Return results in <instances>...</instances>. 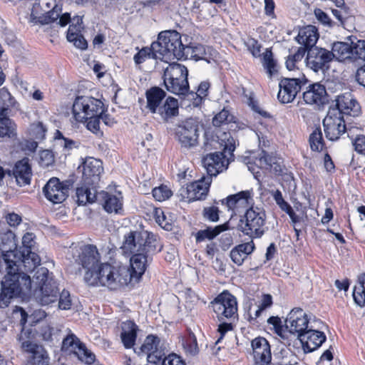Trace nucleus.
I'll return each instance as SVG.
<instances>
[{
    "label": "nucleus",
    "instance_id": "58836bf2",
    "mask_svg": "<svg viewBox=\"0 0 365 365\" xmlns=\"http://www.w3.org/2000/svg\"><path fill=\"white\" fill-rule=\"evenodd\" d=\"M96 186L86 185L82 181V184L76 188V197L78 205H85L87 203H93L96 199Z\"/></svg>",
    "mask_w": 365,
    "mask_h": 365
},
{
    "label": "nucleus",
    "instance_id": "20e7f679",
    "mask_svg": "<svg viewBox=\"0 0 365 365\" xmlns=\"http://www.w3.org/2000/svg\"><path fill=\"white\" fill-rule=\"evenodd\" d=\"M185 46L182 43L180 34L175 30L161 31L158 41L153 43V49L158 53L155 56L165 62L173 59L185 60Z\"/></svg>",
    "mask_w": 365,
    "mask_h": 365
},
{
    "label": "nucleus",
    "instance_id": "7c9ffc66",
    "mask_svg": "<svg viewBox=\"0 0 365 365\" xmlns=\"http://www.w3.org/2000/svg\"><path fill=\"white\" fill-rule=\"evenodd\" d=\"M138 331V325L131 320L122 323L120 339L125 349H131L134 346Z\"/></svg>",
    "mask_w": 365,
    "mask_h": 365
},
{
    "label": "nucleus",
    "instance_id": "052dcab7",
    "mask_svg": "<svg viewBox=\"0 0 365 365\" xmlns=\"http://www.w3.org/2000/svg\"><path fill=\"white\" fill-rule=\"evenodd\" d=\"M272 196L275 201L276 204L283 212L287 211L292 206L283 197L282 193L279 190H272L271 192Z\"/></svg>",
    "mask_w": 365,
    "mask_h": 365
},
{
    "label": "nucleus",
    "instance_id": "774afa93",
    "mask_svg": "<svg viewBox=\"0 0 365 365\" xmlns=\"http://www.w3.org/2000/svg\"><path fill=\"white\" fill-rule=\"evenodd\" d=\"M61 12V9L56 5L52 10L46 13L45 16L44 23L49 24L54 22L58 19Z\"/></svg>",
    "mask_w": 365,
    "mask_h": 365
},
{
    "label": "nucleus",
    "instance_id": "a211bd4d",
    "mask_svg": "<svg viewBox=\"0 0 365 365\" xmlns=\"http://www.w3.org/2000/svg\"><path fill=\"white\" fill-rule=\"evenodd\" d=\"M313 324L310 322L307 313L301 308H294L288 314L285 326L291 334H297V339L299 335L304 334Z\"/></svg>",
    "mask_w": 365,
    "mask_h": 365
},
{
    "label": "nucleus",
    "instance_id": "1a4fd4ad",
    "mask_svg": "<svg viewBox=\"0 0 365 365\" xmlns=\"http://www.w3.org/2000/svg\"><path fill=\"white\" fill-rule=\"evenodd\" d=\"M73 118L77 122L83 123L88 117L102 114L103 103L101 101L91 96H78L72 108Z\"/></svg>",
    "mask_w": 365,
    "mask_h": 365
},
{
    "label": "nucleus",
    "instance_id": "680f3d73",
    "mask_svg": "<svg viewBox=\"0 0 365 365\" xmlns=\"http://www.w3.org/2000/svg\"><path fill=\"white\" fill-rule=\"evenodd\" d=\"M54 162L53 153L48 150H43L39 153V163L42 167H48Z\"/></svg>",
    "mask_w": 365,
    "mask_h": 365
},
{
    "label": "nucleus",
    "instance_id": "b1692460",
    "mask_svg": "<svg viewBox=\"0 0 365 365\" xmlns=\"http://www.w3.org/2000/svg\"><path fill=\"white\" fill-rule=\"evenodd\" d=\"M24 333L19 336V340L21 343L22 349L30 354L29 361L34 365H48L49 358L44 348L30 341H24Z\"/></svg>",
    "mask_w": 365,
    "mask_h": 365
},
{
    "label": "nucleus",
    "instance_id": "603ef678",
    "mask_svg": "<svg viewBox=\"0 0 365 365\" xmlns=\"http://www.w3.org/2000/svg\"><path fill=\"white\" fill-rule=\"evenodd\" d=\"M220 210L216 206L205 207L202 210V216L207 221L216 222L219 220Z\"/></svg>",
    "mask_w": 365,
    "mask_h": 365
},
{
    "label": "nucleus",
    "instance_id": "2f4dec72",
    "mask_svg": "<svg viewBox=\"0 0 365 365\" xmlns=\"http://www.w3.org/2000/svg\"><path fill=\"white\" fill-rule=\"evenodd\" d=\"M186 54L185 59L189 58H195L196 61L204 60L210 63V58L215 54L216 51L210 46H205L202 44H197L195 46H186L185 49Z\"/></svg>",
    "mask_w": 365,
    "mask_h": 365
},
{
    "label": "nucleus",
    "instance_id": "9b49d317",
    "mask_svg": "<svg viewBox=\"0 0 365 365\" xmlns=\"http://www.w3.org/2000/svg\"><path fill=\"white\" fill-rule=\"evenodd\" d=\"M254 192L253 190H246L240 191L235 194L230 195L227 197L221 200V204L225 205L227 210L231 212V217L240 215L244 212L254 205Z\"/></svg>",
    "mask_w": 365,
    "mask_h": 365
},
{
    "label": "nucleus",
    "instance_id": "aec40b11",
    "mask_svg": "<svg viewBox=\"0 0 365 365\" xmlns=\"http://www.w3.org/2000/svg\"><path fill=\"white\" fill-rule=\"evenodd\" d=\"M71 182L69 180L61 182L57 178H51L43 187L45 197L53 203L63 202L68 196Z\"/></svg>",
    "mask_w": 365,
    "mask_h": 365
},
{
    "label": "nucleus",
    "instance_id": "0e129e2a",
    "mask_svg": "<svg viewBox=\"0 0 365 365\" xmlns=\"http://www.w3.org/2000/svg\"><path fill=\"white\" fill-rule=\"evenodd\" d=\"M358 59L365 61V41H358L354 46V61Z\"/></svg>",
    "mask_w": 365,
    "mask_h": 365
},
{
    "label": "nucleus",
    "instance_id": "864d4df0",
    "mask_svg": "<svg viewBox=\"0 0 365 365\" xmlns=\"http://www.w3.org/2000/svg\"><path fill=\"white\" fill-rule=\"evenodd\" d=\"M210 87V83L208 81H202L198 86L196 96L197 98L195 100L194 106H198L202 99L208 95V90Z\"/></svg>",
    "mask_w": 365,
    "mask_h": 365
},
{
    "label": "nucleus",
    "instance_id": "4d7b16f0",
    "mask_svg": "<svg viewBox=\"0 0 365 365\" xmlns=\"http://www.w3.org/2000/svg\"><path fill=\"white\" fill-rule=\"evenodd\" d=\"M232 116L230 114L227 110L223 109L219 112L212 119V124L214 126L220 127L224 123L230 122Z\"/></svg>",
    "mask_w": 365,
    "mask_h": 365
},
{
    "label": "nucleus",
    "instance_id": "f257e3e1",
    "mask_svg": "<svg viewBox=\"0 0 365 365\" xmlns=\"http://www.w3.org/2000/svg\"><path fill=\"white\" fill-rule=\"evenodd\" d=\"M36 236L32 232H26L22 237V246L17 250L15 235L10 233L3 237L0 245L1 257L6 265V269L19 272L21 265L26 272H32L40 264L39 256L33 251L36 245Z\"/></svg>",
    "mask_w": 365,
    "mask_h": 365
},
{
    "label": "nucleus",
    "instance_id": "f3484780",
    "mask_svg": "<svg viewBox=\"0 0 365 365\" xmlns=\"http://www.w3.org/2000/svg\"><path fill=\"white\" fill-rule=\"evenodd\" d=\"M199 124L197 120L188 118L176 128V136L182 147L192 148L197 145L199 137Z\"/></svg>",
    "mask_w": 365,
    "mask_h": 365
},
{
    "label": "nucleus",
    "instance_id": "a878e982",
    "mask_svg": "<svg viewBox=\"0 0 365 365\" xmlns=\"http://www.w3.org/2000/svg\"><path fill=\"white\" fill-rule=\"evenodd\" d=\"M329 109L338 110L343 116H357L361 111L359 104L350 93L338 96L335 100V107H330Z\"/></svg>",
    "mask_w": 365,
    "mask_h": 365
},
{
    "label": "nucleus",
    "instance_id": "e433bc0d",
    "mask_svg": "<svg viewBox=\"0 0 365 365\" xmlns=\"http://www.w3.org/2000/svg\"><path fill=\"white\" fill-rule=\"evenodd\" d=\"M255 250V244L253 241L242 243L235 247L230 252V256L232 261L240 266L242 264L245 259Z\"/></svg>",
    "mask_w": 365,
    "mask_h": 365
},
{
    "label": "nucleus",
    "instance_id": "393cba45",
    "mask_svg": "<svg viewBox=\"0 0 365 365\" xmlns=\"http://www.w3.org/2000/svg\"><path fill=\"white\" fill-rule=\"evenodd\" d=\"M202 163L207 171V177H210V179H212V177H215L220 173L226 170L228 166L225 155L221 152L207 155L203 158Z\"/></svg>",
    "mask_w": 365,
    "mask_h": 365
},
{
    "label": "nucleus",
    "instance_id": "bb28decb",
    "mask_svg": "<svg viewBox=\"0 0 365 365\" xmlns=\"http://www.w3.org/2000/svg\"><path fill=\"white\" fill-rule=\"evenodd\" d=\"M211 182L210 177L204 176L187 185L186 187L187 200L190 202L204 200L207 195Z\"/></svg>",
    "mask_w": 365,
    "mask_h": 365
},
{
    "label": "nucleus",
    "instance_id": "9d476101",
    "mask_svg": "<svg viewBox=\"0 0 365 365\" xmlns=\"http://www.w3.org/2000/svg\"><path fill=\"white\" fill-rule=\"evenodd\" d=\"M147 250L128 253L132 255L130 259V270L129 274L130 280L133 278L139 279L145 273L149 263L153 260V257L161 251L162 246L148 245Z\"/></svg>",
    "mask_w": 365,
    "mask_h": 365
},
{
    "label": "nucleus",
    "instance_id": "6e6552de",
    "mask_svg": "<svg viewBox=\"0 0 365 365\" xmlns=\"http://www.w3.org/2000/svg\"><path fill=\"white\" fill-rule=\"evenodd\" d=\"M161 246L156 236L145 230L130 231L125 235L121 249L124 254L147 250L148 245Z\"/></svg>",
    "mask_w": 365,
    "mask_h": 365
},
{
    "label": "nucleus",
    "instance_id": "6ab92c4d",
    "mask_svg": "<svg viewBox=\"0 0 365 365\" xmlns=\"http://www.w3.org/2000/svg\"><path fill=\"white\" fill-rule=\"evenodd\" d=\"M332 60L333 55L330 53V51L324 48L315 46L307 51V66L314 72L327 70Z\"/></svg>",
    "mask_w": 365,
    "mask_h": 365
},
{
    "label": "nucleus",
    "instance_id": "4468645a",
    "mask_svg": "<svg viewBox=\"0 0 365 365\" xmlns=\"http://www.w3.org/2000/svg\"><path fill=\"white\" fill-rule=\"evenodd\" d=\"M308 80L303 75L299 78H284L279 83L277 98L282 103H291L297 93L307 84Z\"/></svg>",
    "mask_w": 365,
    "mask_h": 365
},
{
    "label": "nucleus",
    "instance_id": "338daca9",
    "mask_svg": "<svg viewBox=\"0 0 365 365\" xmlns=\"http://www.w3.org/2000/svg\"><path fill=\"white\" fill-rule=\"evenodd\" d=\"M162 365H185V363L180 356L170 354L163 359Z\"/></svg>",
    "mask_w": 365,
    "mask_h": 365
},
{
    "label": "nucleus",
    "instance_id": "09e8293b",
    "mask_svg": "<svg viewBox=\"0 0 365 365\" xmlns=\"http://www.w3.org/2000/svg\"><path fill=\"white\" fill-rule=\"evenodd\" d=\"M309 141L312 150L319 152L323 150L324 143L322 133L319 128H316L313 130L310 134Z\"/></svg>",
    "mask_w": 365,
    "mask_h": 365
},
{
    "label": "nucleus",
    "instance_id": "0eeeda50",
    "mask_svg": "<svg viewBox=\"0 0 365 365\" xmlns=\"http://www.w3.org/2000/svg\"><path fill=\"white\" fill-rule=\"evenodd\" d=\"M210 306L220 322L232 321L237 317V299L227 290L219 294Z\"/></svg>",
    "mask_w": 365,
    "mask_h": 365
},
{
    "label": "nucleus",
    "instance_id": "13d9d810",
    "mask_svg": "<svg viewBox=\"0 0 365 365\" xmlns=\"http://www.w3.org/2000/svg\"><path fill=\"white\" fill-rule=\"evenodd\" d=\"M58 307L62 310H68L71 307V295L68 291L63 289L60 293L58 291Z\"/></svg>",
    "mask_w": 365,
    "mask_h": 365
},
{
    "label": "nucleus",
    "instance_id": "c03bdc74",
    "mask_svg": "<svg viewBox=\"0 0 365 365\" xmlns=\"http://www.w3.org/2000/svg\"><path fill=\"white\" fill-rule=\"evenodd\" d=\"M166 89L175 95L185 96L188 93L189 83L187 79L185 81L178 78L177 81H164Z\"/></svg>",
    "mask_w": 365,
    "mask_h": 365
},
{
    "label": "nucleus",
    "instance_id": "f8f14e48",
    "mask_svg": "<svg viewBox=\"0 0 365 365\" xmlns=\"http://www.w3.org/2000/svg\"><path fill=\"white\" fill-rule=\"evenodd\" d=\"M165 348L161 344L160 339L153 334L148 335L142 345L134 349L135 352L140 356H146L150 364L159 363L165 355Z\"/></svg>",
    "mask_w": 365,
    "mask_h": 365
},
{
    "label": "nucleus",
    "instance_id": "3c124183",
    "mask_svg": "<svg viewBox=\"0 0 365 365\" xmlns=\"http://www.w3.org/2000/svg\"><path fill=\"white\" fill-rule=\"evenodd\" d=\"M152 193L153 197L159 202H163L169 199L173 195L170 189L168 186L163 185L155 187L153 190Z\"/></svg>",
    "mask_w": 365,
    "mask_h": 365
},
{
    "label": "nucleus",
    "instance_id": "c756f323",
    "mask_svg": "<svg viewBox=\"0 0 365 365\" xmlns=\"http://www.w3.org/2000/svg\"><path fill=\"white\" fill-rule=\"evenodd\" d=\"M253 356L256 363L268 364L271 361V352L267 341L262 337L252 341Z\"/></svg>",
    "mask_w": 365,
    "mask_h": 365
},
{
    "label": "nucleus",
    "instance_id": "473e14b6",
    "mask_svg": "<svg viewBox=\"0 0 365 365\" xmlns=\"http://www.w3.org/2000/svg\"><path fill=\"white\" fill-rule=\"evenodd\" d=\"M255 164H257L258 168L273 171L274 174H280L282 171L277 158L264 150H262L258 157L255 158Z\"/></svg>",
    "mask_w": 365,
    "mask_h": 365
},
{
    "label": "nucleus",
    "instance_id": "f03ea898",
    "mask_svg": "<svg viewBox=\"0 0 365 365\" xmlns=\"http://www.w3.org/2000/svg\"><path fill=\"white\" fill-rule=\"evenodd\" d=\"M130 282L129 269L125 266L102 262L95 272H89L86 283L93 287H106L116 290Z\"/></svg>",
    "mask_w": 365,
    "mask_h": 365
},
{
    "label": "nucleus",
    "instance_id": "4be33fe9",
    "mask_svg": "<svg viewBox=\"0 0 365 365\" xmlns=\"http://www.w3.org/2000/svg\"><path fill=\"white\" fill-rule=\"evenodd\" d=\"M103 171V163L100 160L87 158L82 164V181L86 185L97 186Z\"/></svg>",
    "mask_w": 365,
    "mask_h": 365
},
{
    "label": "nucleus",
    "instance_id": "49530a36",
    "mask_svg": "<svg viewBox=\"0 0 365 365\" xmlns=\"http://www.w3.org/2000/svg\"><path fill=\"white\" fill-rule=\"evenodd\" d=\"M7 113L0 116V137L11 138L15 135L16 125L6 116Z\"/></svg>",
    "mask_w": 365,
    "mask_h": 365
},
{
    "label": "nucleus",
    "instance_id": "5fc2aeb1",
    "mask_svg": "<svg viewBox=\"0 0 365 365\" xmlns=\"http://www.w3.org/2000/svg\"><path fill=\"white\" fill-rule=\"evenodd\" d=\"M353 298L356 304L359 307L365 305V287L363 284L360 283L354 287Z\"/></svg>",
    "mask_w": 365,
    "mask_h": 365
},
{
    "label": "nucleus",
    "instance_id": "7ed1b4c3",
    "mask_svg": "<svg viewBox=\"0 0 365 365\" xmlns=\"http://www.w3.org/2000/svg\"><path fill=\"white\" fill-rule=\"evenodd\" d=\"M47 268L41 267L37 268L35 274L31 279V289L24 295H32L36 302L41 305H48L56 302L58 298V284L52 277Z\"/></svg>",
    "mask_w": 365,
    "mask_h": 365
},
{
    "label": "nucleus",
    "instance_id": "dca6fc26",
    "mask_svg": "<svg viewBox=\"0 0 365 365\" xmlns=\"http://www.w3.org/2000/svg\"><path fill=\"white\" fill-rule=\"evenodd\" d=\"M62 350L74 354L81 361L88 365L96 360V355L73 333L63 339Z\"/></svg>",
    "mask_w": 365,
    "mask_h": 365
},
{
    "label": "nucleus",
    "instance_id": "5701e85b",
    "mask_svg": "<svg viewBox=\"0 0 365 365\" xmlns=\"http://www.w3.org/2000/svg\"><path fill=\"white\" fill-rule=\"evenodd\" d=\"M304 353H311L318 349L327 340L325 334L315 329L313 324L305 331L300 334L298 339Z\"/></svg>",
    "mask_w": 365,
    "mask_h": 365
},
{
    "label": "nucleus",
    "instance_id": "79ce46f5",
    "mask_svg": "<svg viewBox=\"0 0 365 365\" xmlns=\"http://www.w3.org/2000/svg\"><path fill=\"white\" fill-rule=\"evenodd\" d=\"M230 229V223L227 222L224 224L217 225L215 227H209L205 230H200L196 235V241L202 242L205 240H211L224 231Z\"/></svg>",
    "mask_w": 365,
    "mask_h": 365
},
{
    "label": "nucleus",
    "instance_id": "4c0bfd02",
    "mask_svg": "<svg viewBox=\"0 0 365 365\" xmlns=\"http://www.w3.org/2000/svg\"><path fill=\"white\" fill-rule=\"evenodd\" d=\"M187 76L188 71L185 66L178 63H172L164 71L163 81H174L178 78L185 81V79H187Z\"/></svg>",
    "mask_w": 365,
    "mask_h": 365
},
{
    "label": "nucleus",
    "instance_id": "cd10ccee",
    "mask_svg": "<svg viewBox=\"0 0 365 365\" xmlns=\"http://www.w3.org/2000/svg\"><path fill=\"white\" fill-rule=\"evenodd\" d=\"M103 206L108 213L123 215V196L120 191H115L114 193L103 192Z\"/></svg>",
    "mask_w": 365,
    "mask_h": 365
},
{
    "label": "nucleus",
    "instance_id": "e2e57ef3",
    "mask_svg": "<svg viewBox=\"0 0 365 365\" xmlns=\"http://www.w3.org/2000/svg\"><path fill=\"white\" fill-rule=\"evenodd\" d=\"M221 140L222 141V145L224 147V152L232 155L235 149V141L230 133H224V138Z\"/></svg>",
    "mask_w": 365,
    "mask_h": 365
},
{
    "label": "nucleus",
    "instance_id": "69168bd1",
    "mask_svg": "<svg viewBox=\"0 0 365 365\" xmlns=\"http://www.w3.org/2000/svg\"><path fill=\"white\" fill-rule=\"evenodd\" d=\"M267 322L269 325L273 327L274 332L279 336L284 337L283 332V326L282 324L281 319L278 317H270L267 319Z\"/></svg>",
    "mask_w": 365,
    "mask_h": 365
},
{
    "label": "nucleus",
    "instance_id": "a19ab883",
    "mask_svg": "<svg viewBox=\"0 0 365 365\" xmlns=\"http://www.w3.org/2000/svg\"><path fill=\"white\" fill-rule=\"evenodd\" d=\"M66 38L67 40L73 43L76 48L81 50L87 48L88 43L81 34L79 25H74V23H72L68 27Z\"/></svg>",
    "mask_w": 365,
    "mask_h": 365
},
{
    "label": "nucleus",
    "instance_id": "6e6d98bb",
    "mask_svg": "<svg viewBox=\"0 0 365 365\" xmlns=\"http://www.w3.org/2000/svg\"><path fill=\"white\" fill-rule=\"evenodd\" d=\"M245 46H247L248 51L252 53V55L255 58H258V57L262 56V54H261L262 45L255 38H249L245 42Z\"/></svg>",
    "mask_w": 365,
    "mask_h": 365
},
{
    "label": "nucleus",
    "instance_id": "37998d69",
    "mask_svg": "<svg viewBox=\"0 0 365 365\" xmlns=\"http://www.w3.org/2000/svg\"><path fill=\"white\" fill-rule=\"evenodd\" d=\"M262 63L269 78H272L277 72V61L270 48H266L262 53Z\"/></svg>",
    "mask_w": 365,
    "mask_h": 365
},
{
    "label": "nucleus",
    "instance_id": "c9c22d12",
    "mask_svg": "<svg viewBox=\"0 0 365 365\" xmlns=\"http://www.w3.org/2000/svg\"><path fill=\"white\" fill-rule=\"evenodd\" d=\"M330 53L333 55V59L344 61L350 59L354 61V46L346 42L336 41L332 44Z\"/></svg>",
    "mask_w": 365,
    "mask_h": 365
},
{
    "label": "nucleus",
    "instance_id": "2eb2a0df",
    "mask_svg": "<svg viewBox=\"0 0 365 365\" xmlns=\"http://www.w3.org/2000/svg\"><path fill=\"white\" fill-rule=\"evenodd\" d=\"M323 126L326 138L331 141L337 140L346 131L344 116L336 109H329Z\"/></svg>",
    "mask_w": 365,
    "mask_h": 365
},
{
    "label": "nucleus",
    "instance_id": "39448f33",
    "mask_svg": "<svg viewBox=\"0 0 365 365\" xmlns=\"http://www.w3.org/2000/svg\"><path fill=\"white\" fill-rule=\"evenodd\" d=\"M7 273L1 281L0 308L7 307L11 299L29 292L31 289V277L24 272L6 269Z\"/></svg>",
    "mask_w": 365,
    "mask_h": 365
},
{
    "label": "nucleus",
    "instance_id": "8fccbe9b",
    "mask_svg": "<svg viewBox=\"0 0 365 365\" xmlns=\"http://www.w3.org/2000/svg\"><path fill=\"white\" fill-rule=\"evenodd\" d=\"M155 54H158V53L154 51L152 43L150 48L144 47L135 53L133 60L137 65H139L151 56L154 58H158Z\"/></svg>",
    "mask_w": 365,
    "mask_h": 365
},
{
    "label": "nucleus",
    "instance_id": "412c9836",
    "mask_svg": "<svg viewBox=\"0 0 365 365\" xmlns=\"http://www.w3.org/2000/svg\"><path fill=\"white\" fill-rule=\"evenodd\" d=\"M302 98L305 104L320 107L328 103L326 88L320 83H313L304 87Z\"/></svg>",
    "mask_w": 365,
    "mask_h": 365
},
{
    "label": "nucleus",
    "instance_id": "72a5a7b5",
    "mask_svg": "<svg viewBox=\"0 0 365 365\" xmlns=\"http://www.w3.org/2000/svg\"><path fill=\"white\" fill-rule=\"evenodd\" d=\"M318 38L319 34L317 29L312 25H309L301 29L296 37L297 41L308 49L315 47Z\"/></svg>",
    "mask_w": 365,
    "mask_h": 365
},
{
    "label": "nucleus",
    "instance_id": "a18cd8bd",
    "mask_svg": "<svg viewBox=\"0 0 365 365\" xmlns=\"http://www.w3.org/2000/svg\"><path fill=\"white\" fill-rule=\"evenodd\" d=\"M0 101L2 107L0 108V116L3 115L10 108H16L19 103L6 88L0 89Z\"/></svg>",
    "mask_w": 365,
    "mask_h": 365
},
{
    "label": "nucleus",
    "instance_id": "bf43d9fd",
    "mask_svg": "<svg viewBox=\"0 0 365 365\" xmlns=\"http://www.w3.org/2000/svg\"><path fill=\"white\" fill-rule=\"evenodd\" d=\"M101 114L93 115V116L88 117V120L83 123H86V128L95 134L101 133L100 123H101Z\"/></svg>",
    "mask_w": 365,
    "mask_h": 365
},
{
    "label": "nucleus",
    "instance_id": "de8ad7c7",
    "mask_svg": "<svg viewBox=\"0 0 365 365\" xmlns=\"http://www.w3.org/2000/svg\"><path fill=\"white\" fill-rule=\"evenodd\" d=\"M181 343L183 349L191 355H195L198 351L197 339L193 333H189L182 337Z\"/></svg>",
    "mask_w": 365,
    "mask_h": 365
},
{
    "label": "nucleus",
    "instance_id": "f704fd0d",
    "mask_svg": "<svg viewBox=\"0 0 365 365\" xmlns=\"http://www.w3.org/2000/svg\"><path fill=\"white\" fill-rule=\"evenodd\" d=\"M165 96L166 93L159 87H153L148 89L145 93L147 100L146 108L151 113H156Z\"/></svg>",
    "mask_w": 365,
    "mask_h": 365
},
{
    "label": "nucleus",
    "instance_id": "ea45409f",
    "mask_svg": "<svg viewBox=\"0 0 365 365\" xmlns=\"http://www.w3.org/2000/svg\"><path fill=\"white\" fill-rule=\"evenodd\" d=\"M179 113L178 101L173 97H168L156 113L165 120L177 116Z\"/></svg>",
    "mask_w": 365,
    "mask_h": 365
},
{
    "label": "nucleus",
    "instance_id": "c85d7f7f",
    "mask_svg": "<svg viewBox=\"0 0 365 365\" xmlns=\"http://www.w3.org/2000/svg\"><path fill=\"white\" fill-rule=\"evenodd\" d=\"M12 173L18 185L23 187L30 185L32 171L27 158L17 161L13 168Z\"/></svg>",
    "mask_w": 365,
    "mask_h": 365
},
{
    "label": "nucleus",
    "instance_id": "423d86ee",
    "mask_svg": "<svg viewBox=\"0 0 365 365\" xmlns=\"http://www.w3.org/2000/svg\"><path fill=\"white\" fill-rule=\"evenodd\" d=\"M267 215L263 208L252 205L240 215L238 230L250 238H260L265 233Z\"/></svg>",
    "mask_w": 365,
    "mask_h": 365
},
{
    "label": "nucleus",
    "instance_id": "ddd939ff",
    "mask_svg": "<svg viewBox=\"0 0 365 365\" xmlns=\"http://www.w3.org/2000/svg\"><path fill=\"white\" fill-rule=\"evenodd\" d=\"M77 255L73 254L75 261L81 264L86 269L84 274V281L89 272H95L98 267L102 264L101 261V255L97 247L93 245H86L82 246L76 250Z\"/></svg>",
    "mask_w": 365,
    "mask_h": 365
}]
</instances>
